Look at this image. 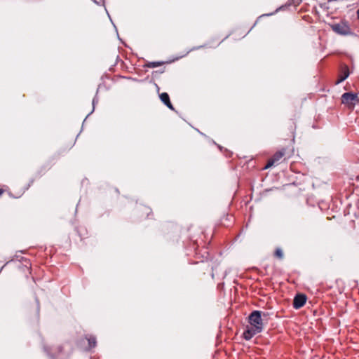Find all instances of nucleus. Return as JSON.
Wrapping results in <instances>:
<instances>
[{
  "label": "nucleus",
  "instance_id": "ddd939ff",
  "mask_svg": "<svg viewBox=\"0 0 359 359\" xmlns=\"http://www.w3.org/2000/svg\"><path fill=\"white\" fill-rule=\"evenodd\" d=\"M46 351L48 353V354H50L48 350H46Z\"/></svg>",
  "mask_w": 359,
  "mask_h": 359
},
{
  "label": "nucleus",
  "instance_id": "20e7f679",
  "mask_svg": "<svg viewBox=\"0 0 359 359\" xmlns=\"http://www.w3.org/2000/svg\"><path fill=\"white\" fill-rule=\"evenodd\" d=\"M357 95L351 93H345L341 95V102L346 105H354Z\"/></svg>",
  "mask_w": 359,
  "mask_h": 359
},
{
  "label": "nucleus",
  "instance_id": "1a4fd4ad",
  "mask_svg": "<svg viewBox=\"0 0 359 359\" xmlns=\"http://www.w3.org/2000/svg\"><path fill=\"white\" fill-rule=\"evenodd\" d=\"M275 255L280 259L283 258V251L279 248L276 249L275 251Z\"/></svg>",
  "mask_w": 359,
  "mask_h": 359
},
{
  "label": "nucleus",
  "instance_id": "6e6552de",
  "mask_svg": "<svg viewBox=\"0 0 359 359\" xmlns=\"http://www.w3.org/2000/svg\"><path fill=\"white\" fill-rule=\"evenodd\" d=\"M86 339L88 342V348H94L96 346V339L93 336H89L86 337Z\"/></svg>",
  "mask_w": 359,
  "mask_h": 359
},
{
  "label": "nucleus",
  "instance_id": "7ed1b4c3",
  "mask_svg": "<svg viewBox=\"0 0 359 359\" xmlns=\"http://www.w3.org/2000/svg\"><path fill=\"white\" fill-rule=\"evenodd\" d=\"M285 154V151H278L273 154V156L268 161L267 164L265 166V169H267L276 163H278V161L283 157Z\"/></svg>",
  "mask_w": 359,
  "mask_h": 359
},
{
  "label": "nucleus",
  "instance_id": "f03ea898",
  "mask_svg": "<svg viewBox=\"0 0 359 359\" xmlns=\"http://www.w3.org/2000/svg\"><path fill=\"white\" fill-rule=\"evenodd\" d=\"M332 30L341 35H348L351 33V29L345 22H341L340 23L334 24L332 25Z\"/></svg>",
  "mask_w": 359,
  "mask_h": 359
},
{
  "label": "nucleus",
  "instance_id": "9d476101",
  "mask_svg": "<svg viewBox=\"0 0 359 359\" xmlns=\"http://www.w3.org/2000/svg\"><path fill=\"white\" fill-rule=\"evenodd\" d=\"M161 64L160 62H153L151 63H150L148 66L149 67H157L158 66H160Z\"/></svg>",
  "mask_w": 359,
  "mask_h": 359
},
{
  "label": "nucleus",
  "instance_id": "f8f14e48",
  "mask_svg": "<svg viewBox=\"0 0 359 359\" xmlns=\"http://www.w3.org/2000/svg\"><path fill=\"white\" fill-rule=\"evenodd\" d=\"M358 18L359 19V9L357 11Z\"/></svg>",
  "mask_w": 359,
  "mask_h": 359
},
{
  "label": "nucleus",
  "instance_id": "423d86ee",
  "mask_svg": "<svg viewBox=\"0 0 359 359\" xmlns=\"http://www.w3.org/2000/svg\"><path fill=\"white\" fill-rule=\"evenodd\" d=\"M161 101L170 109H174L170 101L169 95L167 93H163L160 95Z\"/></svg>",
  "mask_w": 359,
  "mask_h": 359
},
{
  "label": "nucleus",
  "instance_id": "f257e3e1",
  "mask_svg": "<svg viewBox=\"0 0 359 359\" xmlns=\"http://www.w3.org/2000/svg\"><path fill=\"white\" fill-rule=\"evenodd\" d=\"M262 312L253 311L248 317L249 325L243 332V337L246 340L251 339L255 335L263 330L264 323L262 318Z\"/></svg>",
  "mask_w": 359,
  "mask_h": 359
},
{
  "label": "nucleus",
  "instance_id": "9b49d317",
  "mask_svg": "<svg viewBox=\"0 0 359 359\" xmlns=\"http://www.w3.org/2000/svg\"><path fill=\"white\" fill-rule=\"evenodd\" d=\"M4 193L3 189H0V196Z\"/></svg>",
  "mask_w": 359,
  "mask_h": 359
},
{
  "label": "nucleus",
  "instance_id": "0eeeda50",
  "mask_svg": "<svg viewBox=\"0 0 359 359\" xmlns=\"http://www.w3.org/2000/svg\"><path fill=\"white\" fill-rule=\"evenodd\" d=\"M349 75V72L347 68H345L343 72V74L339 76V78L338 79L337 83H339L342 81H344Z\"/></svg>",
  "mask_w": 359,
  "mask_h": 359
},
{
  "label": "nucleus",
  "instance_id": "39448f33",
  "mask_svg": "<svg viewBox=\"0 0 359 359\" xmlns=\"http://www.w3.org/2000/svg\"><path fill=\"white\" fill-rule=\"evenodd\" d=\"M306 302V297L304 294H297L293 300V307L296 309L302 308Z\"/></svg>",
  "mask_w": 359,
  "mask_h": 359
}]
</instances>
